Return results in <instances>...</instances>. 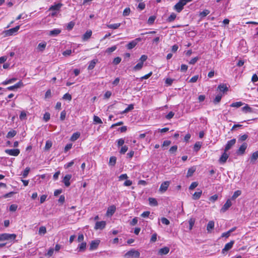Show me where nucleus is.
I'll list each match as a JSON object with an SVG mask.
<instances>
[{
    "label": "nucleus",
    "mask_w": 258,
    "mask_h": 258,
    "mask_svg": "<svg viewBox=\"0 0 258 258\" xmlns=\"http://www.w3.org/2000/svg\"><path fill=\"white\" fill-rule=\"evenodd\" d=\"M17 237L15 234H10V233H2L0 234V241H9L10 242L14 241Z\"/></svg>",
    "instance_id": "obj_1"
},
{
    "label": "nucleus",
    "mask_w": 258,
    "mask_h": 258,
    "mask_svg": "<svg viewBox=\"0 0 258 258\" xmlns=\"http://www.w3.org/2000/svg\"><path fill=\"white\" fill-rule=\"evenodd\" d=\"M140 256V252L134 249L128 251L124 255L125 258H139Z\"/></svg>",
    "instance_id": "obj_2"
},
{
    "label": "nucleus",
    "mask_w": 258,
    "mask_h": 258,
    "mask_svg": "<svg viewBox=\"0 0 258 258\" xmlns=\"http://www.w3.org/2000/svg\"><path fill=\"white\" fill-rule=\"evenodd\" d=\"M62 4L61 3H58L52 5L49 8V11H51L52 13L50 14V16L52 17L55 16L57 15L58 12L60 11Z\"/></svg>",
    "instance_id": "obj_3"
},
{
    "label": "nucleus",
    "mask_w": 258,
    "mask_h": 258,
    "mask_svg": "<svg viewBox=\"0 0 258 258\" xmlns=\"http://www.w3.org/2000/svg\"><path fill=\"white\" fill-rule=\"evenodd\" d=\"M5 153L9 155L17 156L20 154V150L18 149H6Z\"/></svg>",
    "instance_id": "obj_4"
},
{
    "label": "nucleus",
    "mask_w": 258,
    "mask_h": 258,
    "mask_svg": "<svg viewBox=\"0 0 258 258\" xmlns=\"http://www.w3.org/2000/svg\"><path fill=\"white\" fill-rule=\"evenodd\" d=\"M20 29V26H17L14 28L10 29L5 31L6 35L11 36L16 33Z\"/></svg>",
    "instance_id": "obj_5"
},
{
    "label": "nucleus",
    "mask_w": 258,
    "mask_h": 258,
    "mask_svg": "<svg viewBox=\"0 0 258 258\" xmlns=\"http://www.w3.org/2000/svg\"><path fill=\"white\" fill-rule=\"evenodd\" d=\"M232 202L230 199H228L227 200L225 204L222 207L220 210L221 213H225L228 209L231 206Z\"/></svg>",
    "instance_id": "obj_6"
},
{
    "label": "nucleus",
    "mask_w": 258,
    "mask_h": 258,
    "mask_svg": "<svg viewBox=\"0 0 258 258\" xmlns=\"http://www.w3.org/2000/svg\"><path fill=\"white\" fill-rule=\"evenodd\" d=\"M236 143V139H233L230 141H228L225 145L224 151L225 152L228 151L230 150Z\"/></svg>",
    "instance_id": "obj_7"
},
{
    "label": "nucleus",
    "mask_w": 258,
    "mask_h": 258,
    "mask_svg": "<svg viewBox=\"0 0 258 258\" xmlns=\"http://www.w3.org/2000/svg\"><path fill=\"white\" fill-rule=\"evenodd\" d=\"M99 243L100 240L98 239L92 241L90 244L89 250H93L96 249L98 247Z\"/></svg>",
    "instance_id": "obj_8"
},
{
    "label": "nucleus",
    "mask_w": 258,
    "mask_h": 258,
    "mask_svg": "<svg viewBox=\"0 0 258 258\" xmlns=\"http://www.w3.org/2000/svg\"><path fill=\"white\" fill-rule=\"evenodd\" d=\"M247 147V144L246 143H243L239 148L236 153L238 155H242L245 151Z\"/></svg>",
    "instance_id": "obj_9"
},
{
    "label": "nucleus",
    "mask_w": 258,
    "mask_h": 258,
    "mask_svg": "<svg viewBox=\"0 0 258 258\" xmlns=\"http://www.w3.org/2000/svg\"><path fill=\"white\" fill-rule=\"evenodd\" d=\"M24 86L23 83L22 81H19L13 86L8 87L7 89L10 91L15 90L21 87Z\"/></svg>",
    "instance_id": "obj_10"
},
{
    "label": "nucleus",
    "mask_w": 258,
    "mask_h": 258,
    "mask_svg": "<svg viewBox=\"0 0 258 258\" xmlns=\"http://www.w3.org/2000/svg\"><path fill=\"white\" fill-rule=\"evenodd\" d=\"M106 226V222L104 221L97 222L95 224L94 228L96 230L100 229L102 230L105 228Z\"/></svg>",
    "instance_id": "obj_11"
},
{
    "label": "nucleus",
    "mask_w": 258,
    "mask_h": 258,
    "mask_svg": "<svg viewBox=\"0 0 258 258\" xmlns=\"http://www.w3.org/2000/svg\"><path fill=\"white\" fill-rule=\"evenodd\" d=\"M241 110L245 113H253L255 112L253 109L250 107L247 104H246L245 106L241 108Z\"/></svg>",
    "instance_id": "obj_12"
},
{
    "label": "nucleus",
    "mask_w": 258,
    "mask_h": 258,
    "mask_svg": "<svg viewBox=\"0 0 258 258\" xmlns=\"http://www.w3.org/2000/svg\"><path fill=\"white\" fill-rule=\"evenodd\" d=\"M192 1V0H180L178 2V13L183 9V7L184 5Z\"/></svg>",
    "instance_id": "obj_13"
},
{
    "label": "nucleus",
    "mask_w": 258,
    "mask_h": 258,
    "mask_svg": "<svg viewBox=\"0 0 258 258\" xmlns=\"http://www.w3.org/2000/svg\"><path fill=\"white\" fill-rule=\"evenodd\" d=\"M116 210V207L114 205H112L109 206L106 212V215L107 216H112L115 212Z\"/></svg>",
    "instance_id": "obj_14"
},
{
    "label": "nucleus",
    "mask_w": 258,
    "mask_h": 258,
    "mask_svg": "<svg viewBox=\"0 0 258 258\" xmlns=\"http://www.w3.org/2000/svg\"><path fill=\"white\" fill-rule=\"evenodd\" d=\"M234 243V241L233 240L231 241L230 242L226 243L224 247L222 249V253H224L225 251H227L230 249L232 247Z\"/></svg>",
    "instance_id": "obj_15"
},
{
    "label": "nucleus",
    "mask_w": 258,
    "mask_h": 258,
    "mask_svg": "<svg viewBox=\"0 0 258 258\" xmlns=\"http://www.w3.org/2000/svg\"><path fill=\"white\" fill-rule=\"evenodd\" d=\"M71 178L72 175L71 174H67L63 177V182L67 187H68L70 185L71 183L70 182V180Z\"/></svg>",
    "instance_id": "obj_16"
},
{
    "label": "nucleus",
    "mask_w": 258,
    "mask_h": 258,
    "mask_svg": "<svg viewBox=\"0 0 258 258\" xmlns=\"http://www.w3.org/2000/svg\"><path fill=\"white\" fill-rule=\"evenodd\" d=\"M46 42H42L39 43L37 47V50L40 52H43L46 48Z\"/></svg>",
    "instance_id": "obj_17"
},
{
    "label": "nucleus",
    "mask_w": 258,
    "mask_h": 258,
    "mask_svg": "<svg viewBox=\"0 0 258 258\" xmlns=\"http://www.w3.org/2000/svg\"><path fill=\"white\" fill-rule=\"evenodd\" d=\"M169 251V248L168 247H164L160 248L158 251V254L162 255L167 254Z\"/></svg>",
    "instance_id": "obj_18"
},
{
    "label": "nucleus",
    "mask_w": 258,
    "mask_h": 258,
    "mask_svg": "<svg viewBox=\"0 0 258 258\" xmlns=\"http://www.w3.org/2000/svg\"><path fill=\"white\" fill-rule=\"evenodd\" d=\"M169 182L168 181H165L163 183H162L160 187V188H159V190L160 191H162V192H164L165 191L168 186H169Z\"/></svg>",
    "instance_id": "obj_19"
},
{
    "label": "nucleus",
    "mask_w": 258,
    "mask_h": 258,
    "mask_svg": "<svg viewBox=\"0 0 258 258\" xmlns=\"http://www.w3.org/2000/svg\"><path fill=\"white\" fill-rule=\"evenodd\" d=\"M92 31L91 30L87 31L83 35V40L84 41H86L89 39L91 35H92Z\"/></svg>",
    "instance_id": "obj_20"
},
{
    "label": "nucleus",
    "mask_w": 258,
    "mask_h": 258,
    "mask_svg": "<svg viewBox=\"0 0 258 258\" xmlns=\"http://www.w3.org/2000/svg\"><path fill=\"white\" fill-rule=\"evenodd\" d=\"M218 89L220 90V92H225L228 91V88L227 87L226 84H222L218 86Z\"/></svg>",
    "instance_id": "obj_21"
},
{
    "label": "nucleus",
    "mask_w": 258,
    "mask_h": 258,
    "mask_svg": "<svg viewBox=\"0 0 258 258\" xmlns=\"http://www.w3.org/2000/svg\"><path fill=\"white\" fill-rule=\"evenodd\" d=\"M98 62V59H94L92 60H91L88 66V69L89 70H91L93 69L95 66V64Z\"/></svg>",
    "instance_id": "obj_22"
},
{
    "label": "nucleus",
    "mask_w": 258,
    "mask_h": 258,
    "mask_svg": "<svg viewBox=\"0 0 258 258\" xmlns=\"http://www.w3.org/2000/svg\"><path fill=\"white\" fill-rule=\"evenodd\" d=\"M87 243L86 242H82L79 245L78 248L80 252L84 251L86 248Z\"/></svg>",
    "instance_id": "obj_23"
},
{
    "label": "nucleus",
    "mask_w": 258,
    "mask_h": 258,
    "mask_svg": "<svg viewBox=\"0 0 258 258\" xmlns=\"http://www.w3.org/2000/svg\"><path fill=\"white\" fill-rule=\"evenodd\" d=\"M226 152H224L220 158L219 161L221 163H225L229 157L228 155Z\"/></svg>",
    "instance_id": "obj_24"
},
{
    "label": "nucleus",
    "mask_w": 258,
    "mask_h": 258,
    "mask_svg": "<svg viewBox=\"0 0 258 258\" xmlns=\"http://www.w3.org/2000/svg\"><path fill=\"white\" fill-rule=\"evenodd\" d=\"M215 226L214 222L213 221H210L207 224V230L208 232H211V231L214 229Z\"/></svg>",
    "instance_id": "obj_25"
},
{
    "label": "nucleus",
    "mask_w": 258,
    "mask_h": 258,
    "mask_svg": "<svg viewBox=\"0 0 258 258\" xmlns=\"http://www.w3.org/2000/svg\"><path fill=\"white\" fill-rule=\"evenodd\" d=\"M60 32H61V30L60 29H53L52 30H51L49 32V35L50 36H54L57 35Z\"/></svg>",
    "instance_id": "obj_26"
},
{
    "label": "nucleus",
    "mask_w": 258,
    "mask_h": 258,
    "mask_svg": "<svg viewBox=\"0 0 258 258\" xmlns=\"http://www.w3.org/2000/svg\"><path fill=\"white\" fill-rule=\"evenodd\" d=\"M136 45H137V41L133 40L131 42H129L126 45V47L128 49H131L134 48Z\"/></svg>",
    "instance_id": "obj_27"
},
{
    "label": "nucleus",
    "mask_w": 258,
    "mask_h": 258,
    "mask_svg": "<svg viewBox=\"0 0 258 258\" xmlns=\"http://www.w3.org/2000/svg\"><path fill=\"white\" fill-rule=\"evenodd\" d=\"M17 134V132L15 130H12L10 131H9L6 137L7 138H11L15 137Z\"/></svg>",
    "instance_id": "obj_28"
},
{
    "label": "nucleus",
    "mask_w": 258,
    "mask_h": 258,
    "mask_svg": "<svg viewBox=\"0 0 258 258\" xmlns=\"http://www.w3.org/2000/svg\"><path fill=\"white\" fill-rule=\"evenodd\" d=\"M80 136V133L79 132H76L74 133L72 137H71V141L74 142L76 141Z\"/></svg>",
    "instance_id": "obj_29"
},
{
    "label": "nucleus",
    "mask_w": 258,
    "mask_h": 258,
    "mask_svg": "<svg viewBox=\"0 0 258 258\" xmlns=\"http://www.w3.org/2000/svg\"><path fill=\"white\" fill-rule=\"evenodd\" d=\"M244 104V103L241 102V101H239V102H234V103H232V104H230V107H236V108H238L240 106H241L242 105H243Z\"/></svg>",
    "instance_id": "obj_30"
},
{
    "label": "nucleus",
    "mask_w": 258,
    "mask_h": 258,
    "mask_svg": "<svg viewBox=\"0 0 258 258\" xmlns=\"http://www.w3.org/2000/svg\"><path fill=\"white\" fill-rule=\"evenodd\" d=\"M196 171V168L194 167H191V168H189L187 173L186 176L187 177H190Z\"/></svg>",
    "instance_id": "obj_31"
},
{
    "label": "nucleus",
    "mask_w": 258,
    "mask_h": 258,
    "mask_svg": "<svg viewBox=\"0 0 258 258\" xmlns=\"http://www.w3.org/2000/svg\"><path fill=\"white\" fill-rule=\"evenodd\" d=\"M120 23H115L107 25V27L110 29H116L120 26Z\"/></svg>",
    "instance_id": "obj_32"
},
{
    "label": "nucleus",
    "mask_w": 258,
    "mask_h": 258,
    "mask_svg": "<svg viewBox=\"0 0 258 258\" xmlns=\"http://www.w3.org/2000/svg\"><path fill=\"white\" fill-rule=\"evenodd\" d=\"M241 194V190H237L235 191L232 196L231 197V200H234L236 199L238 197H239Z\"/></svg>",
    "instance_id": "obj_33"
},
{
    "label": "nucleus",
    "mask_w": 258,
    "mask_h": 258,
    "mask_svg": "<svg viewBox=\"0 0 258 258\" xmlns=\"http://www.w3.org/2000/svg\"><path fill=\"white\" fill-rule=\"evenodd\" d=\"M258 158V151L252 153L250 161L251 162H254Z\"/></svg>",
    "instance_id": "obj_34"
},
{
    "label": "nucleus",
    "mask_w": 258,
    "mask_h": 258,
    "mask_svg": "<svg viewBox=\"0 0 258 258\" xmlns=\"http://www.w3.org/2000/svg\"><path fill=\"white\" fill-rule=\"evenodd\" d=\"M202 144V143L200 142H196L194 145V150L196 152L198 151L201 148Z\"/></svg>",
    "instance_id": "obj_35"
},
{
    "label": "nucleus",
    "mask_w": 258,
    "mask_h": 258,
    "mask_svg": "<svg viewBox=\"0 0 258 258\" xmlns=\"http://www.w3.org/2000/svg\"><path fill=\"white\" fill-rule=\"evenodd\" d=\"M133 109H134V105L133 104H130L128 106V107L125 110L122 111L121 113L122 114L126 113L128 112H129V111H131L132 110H133Z\"/></svg>",
    "instance_id": "obj_36"
},
{
    "label": "nucleus",
    "mask_w": 258,
    "mask_h": 258,
    "mask_svg": "<svg viewBox=\"0 0 258 258\" xmlns=\"http://www.w3.org/2000/svg\"><path fill=\"white\" fill-rule=\"evenodd\" d=\"M202 193V192L201 190L200 191L195 192V194L192 196L193 199L194 200L199 199L200 198V197L201 196Z\"/></svg>",
    "instance_id": "obj_37"
},
{
    "label": "nucleus",
    "mask_w": 258,
    "mask_h": 258,
    "mask_svg": "<svg viewBox=\"0 0 258 258\" xmlns=\"http://www.w3.org/2000/svg\"><path fill=\"white\" fill-rule=\"evenodd\" d=\"M143 66V62H139L134 67V70L135 71L140 70Z\"/></svg>",
    "instance_id": "obj_38"
},
{
    "label": "nucleus",
    "mask_w": 258,
    "mask_h": 258,
    "mask_svg": "<svg viewBox=\"0 0 258 258\" xmlns=\"http://www.w3.org/2000/svg\"><path fill=\"white\" fill-rule=\"evenodd\" d=\"M116 161V158L115 157L112 156L109 159V164L111 166H114Z\"/></svg>",
    "instance_id": "obj_39"
},
{
    "label": "nucleus",
    "mask_w": 258,
    "mask_h": 258,
    "mask_svg": "<svg viewBox=\"0 0 258 258\" xmlns=\"http://www.w3.org/2000/svg\"><path fill=\"white\" fill-rule=\"evenodd\" d=\"M39 234H45L46 233V228L45 226H41L39 227Z\"/></svg>",
    "instance_id": "obj_40"
},
{
    "label": "nucleus",
    "mask_w": 258,
    "mask_h": 258,
    "mask_svg": "<svg viewBox=\"0 0 258 258\" xmlns=\"http://www.w3.org/2000/svg\"><path fill=\"white\" fill-rule=\"evenodd\" d=\"M222 94H218L215 98L214 100V103L215 104H217L218 103H219L221 100V98H222Z\"/></svg>",
    "instance_id": "obj_41"
},
{
    "label": "nucleus",
    "mask_w": 258,
    "mask_h": 258,
    "mask_svg": "<svg viewBox=\"0 0 258 258\" xmlns=\"http://www.w3.org/2000/svg\"><path fill=\"white\" fill-rule=\"evenodd\" d=\"M149 202L151 205L157 206L158 205L156 200L154 198H150L149 199Z\"/></svg>",
    "instance_id": "obj_42"
},
{
    "label": "nucleus",
    "mask_w": 258,
    "mask_h": 258,
    "mask_svg": "<svg viewBox=\"0 0 258 258\" xmlns=\"http://www.w3.org/2000/svg\"><path fill=\"white\" fill-rule=\"evenodd\" d=\"M176 17V14L174 13H172L170 15V16L168 18V19H167V21L169 22H172L173 21H174Z\"/></svg>",
    "instance_id": "obj_43"
},
{
    "label": "nucleus",
    "mask_w": 258,
    "mask_h": 258,
    "mask_svg": "<svg viewBox=\"0 0 258 258\" xmlns=\"http://www.w3.org/2000/svg\"><path fill=\"white\" fill-rule=\"evenodd\" d=\"M93 121L95 122V123L101 124L102 123V121L101 119L96 115H94L93 116Z\"/></svg>",
    "instance_id": "obj_44"
},
{
    "label": "nucleus",
    "mask_w": 258,
    "mask_h": 258,
    "mask_svg": "<svg viewBox=\"0 0 258 258\" xmlns=\"http://www.w3.org/2000/svg\"><path fill=\"white\" fill-rule=\"evenodd\" d=\"M52 143L50 141H47L45 146V150H48L52 146Z\"/></svg>",
    "instance_id": "obj_45"
},
{
    "label": "nucleus",
    "mask_w": 258,
    "mask_h": 258,
    "mask_svg": "<svg viewBox=\"0 0 258 258\" xmlns=\"http://www.w3.org/2000/svg\"><path fill=\"white\" fill-rule=\"evenodd\" d=\"M209 13H210V11L208 10H205L200 13V16L201 17H205L206 16H207L208 14H209Z\"/></svg>",
    "instance_id": "obj_46"
},
{
    "label": "nucleus",
    "mask_w": 258,
    "mask_h": 258,
    "mask_svg": "<svg viewBox=\"0 0 258 258\" xmlns=\"http://www.w3.org/2000/svg\"><path fill=\"white\" fill-rule=\"evenodd\" d=\"M50 114L49 112H45L43 115V119L47 122L50 119Z\"/></svg>",
    "instance_id": "obj_47"
},
{
    "label": "nucleus",
    "mask_w": 258,
    "mask_h": 258,
    "mask_svg": "<svg viewBox=\"0 0 258 258\" xmlns=\"http://www.w3.org/2000/svg\"><path fill=\"white\" fill-rule=\"evenodd\" d=\"M127 150L128 147L126 146H122L119 151V153L121 154H124L127 151Z\"/></svg>",
    "instance_id": "obj_48"
},
{
    "label": "nucleus",
    "mask_w": 258,
    "mask_h": 258,
    "mask_svg": "<svg viewBox=\"0 0 258 258\" xmlns=\"http://www.w3.org/2000/svg\"><path fill=\"white\" fill-rule=\"evenodd\" d=\"M29 171H30V168L29 167L26 168L22 174L23 177V178L26 177L27 176Z\"/></svg>",
    "instance_id": "obj_49"
},
{
    "label": "nucleus",
    "mask_w": 258,
    "mask_h": 258,
    "mask_svg": "<svg viewBox=\"0 0 258 258\" xmlns=\"http://www.w3.org/2000/svg\"><path fill=\"white\" fill-rule=\"evenodd\" d=\"M131 12V9L130 8H125L123 12V15L124 16H127L130 15Z\"/></svg>",
    "instance_id": "obj_50"
},
{
    "label": "nucleus",
    "mask_w": 258,
    "mask_h": 258,
    "mask_svg": "<svg viewBox=\"0 0 258 258\" xmlns=\"http://www.w3.org/2000/svg\"><path fill=\"white\" fill-rule=\"evenodd\" d=\"M199 77V75H195L193 76L189 81V82L190 83H195L198 80Z\"/></svg>",
    "instance_id": "obj_51"
},
{
    "label": "nucleus",
    "mask_w": 258,
    "mask_h": 258,
    "mask_svg": "<svg viewBox=\"0 0 258 258\" xmlns=\"http://www.w3.org/2000/svg\"><path fill=\"white\" fill-rule=\"evenodd\" d=\"M75 26V23L73 21L70 22L67 25V29L68 30H72Z\"/></svg>",
    "instance_id": "obj_52"
},
{
    "label": "nucleus",
    "mask_w": 258,
    "mask_h": 258,
    "mask_svg": "<svg viewBox=\"0 0 258 258\" xmlns=\"http://www.w3.org/2000/svg\"><path fill=\"white\" fill-rule=\"evenodd\" d=\"M116 49V46H113L111 47L108 48L106 49V52H107L108 53H111V52H113L114 50H115Z\"/></svg>",
    "instance_id": "obj_53"
},
{
    "label": "nucleus",
    "mask_w": 258,
    "mask_h": 258,
    "mask_svg": "<svg viewBox=\"0 0 258 258\" xmlns=\"http://www.w3.org/2000/svg\"><path fill=\"white\" fill-rule=\"evenodd\" d=\"M161 222L165 225H168L169 224V221L166 218L163 217L161 219Z\"/></svg>",
    "instance_id": "obj_54"
},
{
    "label": "nucleus",
    "mask_w": 258,
    "mask_h": 258,
    "mask_svg": "<svg viewBox=\"0 0 258 258\" xmlns=\"http://www.w3.org/2000/svg\"><path fill=\"white\" fill-rule=\"evenodd\" d=\"M200 59L199 57H195L193 58H192L189 61V63L190 64H195L197 61Z\"/></svg>",
    "instance_id": "obj_55"
},
{
    "label": "nucleus",
    "mask_w": 258,
    "mask_h": 258,
    "mask_svg": "<svg viewBox=\"0 0 258 258\" xmlns=\"http://www.w3.org/2000/svg\"><path fill=\"white\" fill-rule=\"evenodd\" d=\"M121 60V59L120 57H116L115 58H114V59H113V63L114 64H119L120 61Z\"/></svg>",
    "instance_id": "obj_56"
},
{
    "label": "nucleus",
    "mask_w": 258,
    "mask_h": 258,
    "mask_svg": "<svg viewBox=\"0 0 258 258\" xmlns=\"http://www.w3.org/2000/svg\"><path fill=\"white\" fill-rule=\"evenodd\" d=\"M66 116V112L65 110H63L60 113V119L61 121H63L64 120Z\"/></svg>",
    "instance_id": "obj_57"
},
{
    "label": "nucleus",
    "mask_w": 258,
    "mask_h": 258,
    "mask_svg": "<svg viewBox=\"0 0 258 258\" xmlns=\"http://www.w3.org/2000/svg\"><path fill=\"white\" fill-rule=\"evenodd\" d=\"M18 206L17 205L13 204L10 207V211L11 212H15L17 210Z\"/></svg>",
    "instance_id": "obj_58"
},
{
    "label": "nucleus",
    "mask_w": 258,
    "mask_h": 258,
    "mask_svg": "<svg viewBox=\"0 0 258 258\" xmlns=\"http://www.w3.org/2000/svg\"><path fill=\"white\" fill-rule=\"evenodd\" d=\"M247 138H248V136L246 134L241 135L240 136L238 141H241V142L244 141L246 140L247 139Z\"/></svg>",
    "instance_id": "obj_59"
},
{
    "label": "nucleus",
    "mask_w": 258,
    "mask_h": 258,
    "mask_svg": "<svg viewBox=\"0 0 258 258\" xmlns=\"http://www.w3.org/2000/svg\"><path fill=\"white\" fill-rule=\"evenodd\" d=\"M117 146L118 147L122 146L124 143V140L122 138L119 139L117 140Z\"/></svg>",
    "instance_id": "obj_60"
},
{
    "label": "nucleus",
    "mask_w": 258,
    "mask_h": 258,
    "mask_svg": "<svg viewBox=\"0 0 258 258\" xmlns=\"http://www.w3.org/2000/svg\"><path fill=\"white\" fill-rule=\"evenodd\" d=\"M47 197V196L46 195H42L40 198V203L41 204L43 203L46 201Z\"/></svg>",
    "instance_id": "obj_61"
},
{
    "label": "nucleus",
    "mask_w": 258,
    "mask_h": 258,
    "mask_svg": "<svg viewBox=\"0 0 258 258\" xmlns=\"http://www.w3.org/2000/svg\"><path fill=\"white\" fill-rule=\"evenodd\" d=\"M62 98H63V99L68 100H70V101L71 100V99H72V96L69 93H66L63 95Z\"/></svg>",
    "instance_id": "obj_62"
},
{
    "label": "nucleus",
    "mask_w": 258,
    "mask_h": 258,
    "mask_svg": "<svg viewBox=\"0 0 258 258\" xmlns=\"http://www.w3.org/2000/svg\"><path fill=\"white\" fill-rule=\"evenodd\" d=\"M251 81L253 83H255L258 81V76L256 74H254L252 75L251 78Z\"/></svg>",
    "instance_id": "obj_63"
},
{
    "label": "nucleus",
    "mask_w": 258,
    "mask_h": 258,
    "mask_svg": "<svg viewBox=\"0 0 258 258\" xmlns=\"http://www.w3.org/2000/svg\"><path fill=\"white\" fill-rule=\"evenodd\" d=\"M145 6L146 5L144 3H140L138 6V8L140 10H143L145 8Z\"/></svg>",
    "instance_id": "obj_64"
}]
</instances>
